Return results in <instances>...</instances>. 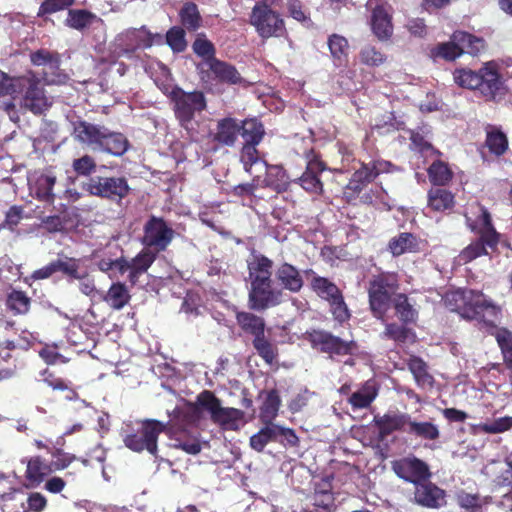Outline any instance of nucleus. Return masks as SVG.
<instances>
[{"mask_svg": "<svg viewBox=\"0 0 512 512\" xmlns=\"http://www.w3.org/2000/svg\"><path fill=\"white\" fill-rule=\"evenodd\" d=\"M485 145L489 152L497 157L504 155L509 148L506 134L500 128L491 125L486 130Z\"/></svg>", "mask_w": 512, "mask_h": 512, "instance_id": "obj_42", "label": "nucleus"}, {"mask_svg": "<svg viewBox=\"0 0 512 512\" xmlns=\"http://www.w3.org/2000/svg\"><path fill=\"white\" fill-rule=\"evenodd\" d=\"M391 304H393L396 315L403 324H412L417 321L418 312L405 293L396 294Z\"/></svg>", "mask_w": 512, "mask_h": 512, "instance_id": "obj_45", "label": "nucleus"}, {"mask_svg": "<svg viewBox=\"0 0 512 512\" xmlns=\"http://www.w3.org/2000/svg\"><path fill=\"white\" fill-rule=\"evenodd\" d=\"M236 323L240 329L247 335L253 338L265 332L266 322L261 316L252 312L237 311L235 315Z\"/></svg>", "mask_w": 512, "mask_h": 512, "instance_id": "obj_32", "label": "nucleus"}, {"mask_svg": "<svg viewBox=\"0 0 512 512\" xmlns=\"http://www.w3.org/2000/svg\"><path fill=\"white\" fill-rule=\"evenodd\" d=\"M512 428V416H504L493 420L490 423H481L478 429L486 434L504 433Z\"/></svg>", "mask_w": 512, "mask_h": 512, "instance_id": "obj_61", "label": "nucleus"}, {"mask_svg": "<svg viewBox=\"0 0 512 512\" xmlns=\"http://www.w3.org/2000/svg\"><path fill=\"white\" fill-rule=\"evenodd\" d=\"M185 30L180 26L171 27L166 33V43L174 53L184 52L187 48Z\"/></svg>", "mask_w": 512, "mask_h": 512, "instance_id": "obj_55", "label": "nucleus"}, {"mask_svg": "<svg viewBox=\"0 0 512 512\" xmlns=\"http://www.w3.org/2000/svg\"><path fill=\"white\" fill-rule=\"evenodd\" d=\"M454 195L443 188H431L428 192V207L436 212H445L454 207Z\"/></svg>", "mask_w": 512, "mask_h": 512, "instance_id": "obj_44", "label": "nucleus"}, {"mask_svg": "<svg viewBox=\"0 0 512 512\" xmlns=\"http://www.w3.org/2000/svg\"><path fill=\"white\" fill-rule=\"evenodd\" d=\"M371 28L379 40H387L393 34L392 16L385 6L377 5L371 15Z\"/></svg>", "mask_w": 512, "mask_h": 512, "instance_id": "obj_26", "label": "nucleus"}, {"mask_svg": "<svg viewBox=\"0 0 512 512\" xmlns=\"http://www.w3.org/2000/svg\"><path fill=\"white\" fill-rule=\"evenodd\" d=\"M406 365L419 388L425 390L433 389L435 384L434 376L429 372L427 363L421 357L411 355L407 359Z\"/></svg>", "mask_w": 512, "mask_h": 512, "instance_id": "obj_25", "label": "nucleus"}, {"mask_svg": "<svg viewBox=\"0 0 512 512\" xmlns=\"http://www.w3.org/2000/svg\"><path fill=\"white\" fill-rule=\"evenodd\" d=\"M17 93L22 94V107L35 115L43 114L52 105L42 81L32 72L18 77Z\"/></svg>", "mask_w": 512, "mask_h": 512, "instance_id": "obj_10", "label": "nucleus"}, {"mask_svg": "<svg viewBox=\"0 0 512 512\" xmlns=\"http://www.w3.org/2000/svg\"><path fill=\"white\" fill-rule=\"evenodd\" d=\"M102 300L113 310H121L131 300V294L127 286L122 282L111 284L106 293L102 294Z\"/></svg>", "mask_w": 512, "mask_h": 512, "instance_id": "obj_33", "label": "nucleus"}, {"mask_svg": "<svg viewBox=\"0 0 512 512\" xmlns=\"http://www.w3.org/2000/svg\"><path fill=\"white\" fill-rule=\"evenodd\" d=\"M452 74L457 86L477 91L488 101L495 100L503 87L498 65L494 61L484 63L478 70L468 67L456 68Z\"/></svg>", "mask_w": 512, "mask_h": 512, "instance_id": "obj_2", "label": "nucleus"}, {"mask_svg": "<svg viewBox=\"0 0 512 512\" xmlns=\"http://www.w3.org/2000/svg\"><path fill=\"white\" fill-rule=\"evenodd\" d=\"M129 148V141L125 135L106 130L99 150L113 156H122Z\"/></svg>", "mask_w": 512, "mask_h": 512, "instance_id": "obj_38", "label": "nucleus"}, {"mask_svg": "<svg viewBox=\"0 0 512 512\" xmlns=\"http://www.w3.org/2000/svg\"><path fill=\"white\" fill-rule=\"evenodd\" d=\"M414 502L429 509H439L446 505V492L429 480L416 484Z\"/></svg>", "mask_w": 512, "mask_h": 512, "instance_id": "obj_18", "label": "nucleus"}, {"mask_svg": "<svg viewBox=\"0 0 512 512\" xmlns=\"http://www.w3.org/2000/svg\"><path fill=\"white\" fill-rule=\"evenodd\" d=\"M304 157L306 159L305 171L294 182L299 184L307 193L322 195L324 184L320 175L327 169V165L313 148L305 151Z\"/></svg>", "mask_w": 512, "mask_h": 512, "instance_id": "obj_13", "label": "nucleus"}, {"mask_svg": "<svg viewBox=\"0 0 512 512\" xmlns=\"http://www.w3.org/2000/svg\"><path fill=\"white\" fill-rule=\"evenodd\" d=\"M137 428L127 433L123 442L133 452L147 451L156 456L159 435L166 430V424L156 419H143L136 422Z\"/></svg>", "mask_w": 512, "mask_h": 512, "instance_id": "obj_6", "label": "nucleus"}, {"mask_svg": "<svg viewBox=\"0 0 512 512\" xmlns=\"http://www.w3.org/2000/svg\"><path fill=\"white\" fill-rule=\"evenodd\" d=\"M283 292L274 286V281L250 284L248 306L254 311H264L282 302Z\"/></svg>", "mask_w": 512, "mask_h": 512, "instance_id": "obj_15", "label": "nucleus"}, {"mask_svg": "<svg viewBox=\"0 0 512 512\" xmlns=\"http://www.w3.org/2000/svg\"><path fill=\"white\" fill-rule=\"evenodd\" d=\"M250 284L272 281L273 261L263 254H255L248 261Z\"/></svg>", "mask_w": 512, "mask_h": 512, "instance_id": "obj_24", "label": "nucleus"}, {"mask_svg": "<svg viewBox=\"0 0 512 512\" xmlns=\"http://www.w3.org/2000/svg\"><path fill=\"white\" fill-rule=\"evenodd\" d=\"M327 303L329 304V311L337 323L343 324L350 320L352 316L351 311L345 302L342 291H339L333 298L327 301Z\"/></svg>", "mask_w": 512, "mask_h": 512, "instance_id": "obj_53", "label": "nucleus"}, {"mask_svg": "<svg viewBox=\"0 0 512 512\" xmlns=\"http://www.w3.org/2000/svg\"><path fill=\"white\" fill-rule=\"evenodd\" d=\"M394 167L391 162L383 159L372 160L369 163L361 162L343 189V199L348 204H356L360 194L370 183L380 174L391 172Z\"/></svg>", "mask_w": 512, "mask_h": 512, "instance_id": "obj_5", "label": "nucleus"}, {"mask_svg": "<svg viewBox=\"0 0 512 512\" xmlns=\"http://www.w3.org/2000/svg\"><path fill=\"white\" fill-rule=\"evenodd\" d=\"M327 45L333 64L336 67H345L349 59V42L348 40L337 33L328 36Z\"/></svg>", "mask_w": 512, "mask_h": 512, "instance_id": "obj_31", "label": "nucleus"}, {"mask_svg": "<svg viewBox=\"0 0 512 512\" xmlns=\"http://www.w3.org/2000/svg\"><path fill=\"white\" fill-rule=\"evenodd\" d=\"M409 419L408 413H385L382 416H374L373 422L378 429L379 439L384 440L396 431L406 433Z\"/></svg>", "mask_w": 512, "mask_h": 512, "instance_id": "obj_20", "label": "nucleus"}, {"mask_svg": "<svg viewBox=\"0 0 512 512\" xmlns=\"http://www.w3.org/2000/svg\"><path fill=\"white\" fill-rule=\"evenodd\" d=\"M443 303L448 310L465 320L475 321L479 329L494 335L504 364L512 369V332L497 326L501 316L500 306L487 299L481 291L468 288L447 291Z\"/></svg>", "mask_w": 512, "mask_h": 512, "instance_id": "obj_1", "label": "nucleus"}, {"mask_svg": "<svg viewBox=\"0 0 512 512\" xmlns=\"http://www.w3.org/2000/svg\"><path fill=\"white\" fill-rule=\"evenodd\" d=\"M57 272H62L70 280L82 279L80 273V260L73 257H65V259L55 260Z\"/></svg>", "mask_w": 512, "mask_h": 512, "instance_id": "obj_56", "label": "nucleus"}, {"mask_svg": "<svg viewBox=\"0 0 512 512\" xmlns=\"http://www.w3.org/2000/svg\"><path fill=\"white\" fill-rule=\"evenodd\" d=\"M193 52L209 66L213 62L216 55V48L214 44L207 38L205 33H198L194 42L192 43Z\"/></svg>", "mask_w": 512, "mask_h": 512, "instance_id": "obj_51", "label": "nucleus"}, {"mask_svg": "<svg viewBox=\"0 0 512 512\" xmlns=\"http://www.w3.org/2000/svg\"><path fill=\"white\" fill-rule=\"evenodd\" d=\"M429 56L434 61L438 59L447 62H453L462 56V50L458 47V42L454 40V32L451 34L449 41L441 42L429 49Z\"/></svg>", "mask_w": 512, "mask_h": 512, "instance_id": "obj_40", "label": "nucleus"}, {"mask_svg": "<svg viewBox=\"0 0 512 512\" xmlns=\"http://www.w3.org/2000/svg\"><path fill=\"white\" fill-rule=\"evenodd\" d=\"M454 40L458 42L462 55L469 54L470 56L477 57L487 48L484 38L463 30L454 31Z\"/></svg>", "mask_w": 512, "mask_h": 512, "instance_id": "obj_28", "label": "nucleus"}, {"mask_svg": "<svg viewBox=\"0 0 512 512\" xmlns=\"http://www.w3.org/2000/svg\"><path fill=\"white\" fill-rule=\"evenodd\" d=\"M250 24L262 39L279 38L286 34L285 22L281 15L264 2H258L252 8Z\"/></svg>", "mask_w": 512, "mask_h": 512, "instance_id": "obj_11", "label": "nucleus"}, {"mask_svg": "<svg viewBox=\"0 0 512 512\" xmlns=\"http://www.w3.org/2000/svg\"><path fill=\"white\" fill-rule=\"evenodd\" d=\"M477 238L459 253V261L463 264L472 262L482 256H491L498 250L500 242V233L493 231L492 233L476 234Z\"/></svg>", "mask_w": 512, "mask_h": 512, "instance_id": "obj_16", "label": "nucleus"}, {"mask_svg": "<svg viewBox=\"0 0 512 512\" xmlns=\"http://www.w3.org/2000/svg\"><path fill=\"white\" fill-rule=\"evenodd\" d=\"M96 167L95 159L88 154L72 161V169L77 176H90L96 171Z\"/></svg>", "mask_w": 512, "mask_h": 512, "instance_id": "obj_63", "label": "nucleus"}, {"mask_svg": "<svg viewBox=\"0 0 512 512\" xmlns=\"http://www.w3.org/2000/svg\"><path fill=\"white\" fill-rule=\"evenodd\" d=\"M52 460L50 465L52 471H61L69 467L74 461L78 460L76 455L65 452L62 448L52 447L50 451Z\"/></svg>", "mask_w": 512, "mask_h": 512, "instance_id": "obj_57", "label": "nucleus"}, {"mask_svg": "<svg viewBox=\"0 0 512 512\" xmlns=\"http://www.w3.org/2000/svg\"><path fill=\"white\" fill-rule=\"evenodd\" d=\"M281 406V399L276 389L267 392L266 397L260 407L259 419L261 423H270L278 416Z\"/></svg>", "mask_w": 512, "mask_h": 512, "instance_id": "obj_47", "label": "nucleus"}, {"mask_svg": "<svg viewBox=\"0 0 512 512\" xmlns=\"http://www.w3.org/2000/svg\"><path fill=\"white\" fill-rule=\"evenodd\" d=\"M106 130L107 128L105 127H100L86 121H80L75 126L77 139L82 143L92 146L94 149H99Z\"/></svg>", "mask_w": 512, "mask_h": 512, "instance_id": "obj_29", "label": "nucleus"}, {"mask_svg": "<svg viewBox=\"0 0 512 512\" xmlns=\"http://www.w3.org/2000/svg\"><path fill=\"white\" fill-rule=\"evenodd\" d=\"M290 182L286 170L282 166H268L266 176L263 180V186L271 188L277 193L286 192Z\"/></svg>", "mask_w": 512, "mask_h": 512, "instance_id": "obj_41", "label": "nucleus"}, {"mask_svg": "<svg viewBox=\"0 0 512 512\" xmlns=\"http://www.w3.org/2000/svg\"><path fill=\"white\" fill-rule=\"evenodd\" d=\"M377 394L378 391L373 385H365L361 390L352 393L349 403L356 409L367 408L377 397Z\"/></svg>", "mask_w": 512, "mask_h": 512, "instance_id": "obj_54", "label": "nucleus"}, {"mask_svg": "<svg viewBox=\"0 0 512 512\" xmlns=\"http://www.w3.org/2000/svg\"><path fill=\"white\" fill-rule=\"evenodd\" d=\"M456 502L460 508L467 512H480L483 506L492 503V497L461 491L456 495Z\"/></svg>", "mask_w": 512, "mask_h": 512, "instance_id": "obj_48", "label": "nucleus"}, {"mask_svg": "<svg viewBox=\"0 0 512 512\" xmlns=\"http://www.w3.org/2000/svg\"><path fill=\"white\" fill-rule=\"evenodd\" d=\"M259 144L243 143L240 151V160L243 164L244 170L251 173L252 166L259 161V151L257 146Z\"/></svg>", "mask_w": 512, "mask_h": 512, "instance_id": "obj_64", "label": "nucleus"}, {"mask_svg": "<svg viewBox=\"0 0 512 512\" xmlns=\"http://www.w3.org/2000/svg\"><path fill=\"white\" fill-rule=\"evenodd\" d=\"M239 121L233 117L219 119L215 132L211 134L212 141L220 147L235 146L240 132Z\"/></svg>", "mask_w": 512, "mask_h": 512, "instance_id": "obj_21", "label": "nucleus"}, {"mask_svg": "<svg viewBox=\"0 0 512 512\" xmlns=\"http://www.w3.org/2000/svg\"><path fill=\"white\" fill-rule=\"evenodd\" d=\"M304 273L312 277L310 282L312 291L326 302L341 291L334 282L326 277L317 275L312 269H307Z\"/></svg>", "mask_w": 512, "mask_h": 512, "instance_id": "obj_37", "label": "nucleus"}, {"mask_svg": "<svg viewBox=\"0 0 512 512\" xmlns=\"http://www.w3.org/2000/svg\"><path fill=\"white\" fill-rule=\"evenodd\" d=\"M190 406L194 410L202 409L209 412L211 420L225 430L237 431L244 423L245 413L242 410L222 407L220 399L210 390L199 393L196 402Z\"/></svg>", "mask_w": 512, "mask_h": 512, "instance_id": "obj_4", "label": "nucleus"}, {"mask_svg": "<svg viewBox=\"0 0 512 512\" xmlns=\"http://www.w3.org/2000/svg\"><path fill=\"white\" fill-rule=\"evenodd\" d=\"M468 229L474 234L492 233L496 231L492 217L485 206L479 202L469 204L464 213Z\"/></svg>", "mask_w": 512, "mask_h": 512, "instance_id": "obj_19", "label": "nucleus"}, {"mask_svg": "<svg viewBox=\"0 0 512 512\" xmlns=\"http://www.w3.org/2000/svg\"><path fill=\"white\" fill-rule=\"evenodd\" d=\"M262 424L264 427L250 437V446L257 452H262L269 442L278 441V424H275L273 421Z\"/></svg>", "mask_w": 512, "mask_h": 512, "instance_id": "obj_46", "label": "nucleus"}, {"mask_svg": "<svg viewBox=\"0 0 512 512\" xmlns=\"http://www.w3.org/2000/svg\"><path fill=\"white\" fill-rule=\"evenodd\" d=\"M411 149L421 154H435L441 155V152L434 148L433 145L426 139V136L420 131H411L410 134Z\"/></svg>", "mask_w": 512, "mask_h": 512, "instance_id": "obj_60", "label": "nucleus"}, {"mask_svg": "<svg viewBox=\"0 0 512 512\" xmlns=\"http://www.w3.org/2000/svg\"><path fill=\"white\" fill-rule=\"evenodd\" d=\"M360 62L369 67H379L386 61V55L372 45L364 46L359 52Z\"/></svg>", "mask_w": 512, "mask_h": 512, "instance_id": "obj_58", "label": "nucleus"}, {"mask_svg": "<svg viewBox=\"0 0 512 512\" xmlns=\"http://www.w3.org/2000/svg\"><path fill=\"white\" fill-rule=\"evenodd\" d=\"M276 278L286 289L292 293H298L303 287V278L300 271L290 263H282L276 270Z\"/></svg>", "mask_w": 512, "mask_h": 512, "instance_id": "obj_27", "label": "nucleus"}, {"mask_svg": "<svg viewBox=\"0 0 512 512\" xmlns=\"http://www.w3.org/2000/svg\"><path fill=\"white\" fill-rule=\"evenodd\" d=\"M181 27L188 32H196L203 23L198 6L194 2H185L179 11Z\"/></svg>", "mask_w": 512, "mask_h": 512, "instance_id": "obj_43", "label": "nucleus"}, {"mask_svg": "<svg viewBox=\"0 0 512 512\" xmlns=\"http://www.w3.org/2000/svg\"><path fill=\"white\" fill-rule=\"evenodd\" d=\"M56 182L57 177L52 170L45 169L41 172H36L30 182L32 196L46 205H54L56 199L54 186Z\"/></svg>", "mask_w": 512, "mask_h": 512, "instance_id": "obj_17", "label": "nucleus"}, {"mask_svg": "<svg viewBox=\"0 0 512 512\" xmlns=\"http://www.w3.org/2000/svg\"><path fill=\"white\" fill-rule=\"evenodd\" d=\"M170 104L179 126L186 131L192 129L195 116L207 109V99L201 90L187 92L180 88Z\"/></svg>", "mask_w": 512, "mask_h": 512, "instance_id": "obj_7", "label": "nucleus"}, {"mask_svg": "<svg viewBox=\"0 0 512 512\" xmlns=\"http://www.w3.org/2000/svg\"><path fill=\"white\" fill-rule=\"evenodd\" d=\"M427 172L430 182L437 186H444L453 178V171L449 165L442 160L434 161Z\"/></svg>", "mask_w": 512, "mask_h": 512, "instance_id": "obj_50", "label": "nucleus"}, {"mask_svg": "<svg viewBox=\"0 0 512 512\" xmlns=\"http://www.w3.org/2000/svg\"><path fill=\"white\" fill-rule=\"evenodd\" d=\"M312 505L316 511L318 509L331 511L334 507V496L332 493V484L328 480H323L315 486L314 492L309 496Z\"/></svg>", "mask_w": 512, "mask_h": 512, "instance_id": "obj_36", "label": "nucleus"}, {"mask_svg": "<svg viewBox=\"0 0 512 512\" xmlns=\"http://www.w3.org/2000/svg\"><path fill=\"white\" fill-rule=\"evenodd\" d=\"M387 251L393 257L408 253H419L421 251V240L411 232H401L388 241Z\"/></svg>", "mask_w": 512, "mask_h": 512, "instance_id": "obj_23", "label": "nucleus"}, {"mask_svg": "<svg viewBox=\"0 0 512 512\" xmlns=\"http://www.w3.org/2000/svg\"><path fill=\"white\" fill-rule=\"evenodd\" d=\"M82 189L91 196L120 203L131 191L128 180L123 176H94L82 183Z\"/></svg>", "mask_w": 512, "mask_h": 512, "instance_id": "obj_9", "label": "nucleus"}, {"mask_svg": "<svg viewBox=\"0 0 512 512\" xmlns=\"http://www.w3.org/2000/svg\"><path fill=\"white\" fill-rule=\"evenodd\" d=\"M399 288V275L396 272H380L371 278L368 300L371 313L376 319H385Z\"/></svg>", "mask_w": 512, "mask_h": 512, "instance_id": "obj_3", "label": "nucleus"}, {"mask_svg": "<svg viewBox=\"0 0 512 512\" xmlns=\"http://www.w3.org/2000/svg\"><path fill=\"white\" fill-rule=\"evenodd\" d=\"M26 464L25 479L31 486L40 485L53 473L50 462L40 455L31 456L21 461Z\"/></svg>", "mask_w": 512, "mask_h": 512, "instance_id": "obj_22", "label": "nucleus"}, {"mask_svg": "<svg viewBox=\"0 0 512 512\" xmlns=\"http://www.w3.org/2000/svg\"><path fill=\"white\" fill-rule=\"evenodd\" d=\"M155 251L145 248L142 249L134 258L131 260V268L134 270L145 273L157 258Z\"/></svg>", "mask_w": 512, "mask_h": 512, "instance_id": "obj_59", "label": "nucleus"}, {"mask_svg": "<svg viewBox=\"0 0 512 512\" xmlns=\"http://www.w3.org/2000/svg\"><path fill=\"white\" fill-rule=\"evenodd\" d=\"M76 0H43L40 4L37 17H45L71 7Z\"/></svg>", "mask_w": 512, "mask_h": 512, "instance_id": "obj_62", "label": "nucleus"}, {"mask_svg": "<svg viewBox=\"0 0 512 512\" xmlns=\"http://www.w3.org/2000/svg\"><path fill=\"white\" fill-rule=\"evenodd\" d=\"M252 346L257 355L268 365L278 359V346L275 341L265 335V332L252 339Z\"/></svg>", "mask_w": 512, "mask_h": 512, "instance_id": "obj_39", "label": "nucleus"}, {"mask_svg": "<svg viewBox=\"0 0 512 512\" xmlns=\"http://www.w3.org/2000/svg\"><path fill=\"white\" fill-rule=\"evenodd\" d=\"M95 18L96 15L86 9H70L65 20V25L72 29L82 31L89 27Z\"/></svg>", "mask_w": 512, "mask_h": 512, "instance_id": "obj_52", "label": "nucleus"}, {"mask_svg": "<svg viewBox=\"0 0 512 512\" xmlns=\"http://www.w3.org/2000/svg\"><path fill=\"white\" fill-rule=\"evenodd\" d=\"M305 339L311 347L320 353L335 357L351 356L358 350L354 340H346L324 329H312L305 333Z\"/></svg>", "mask_w": 512, "mask_h": 512, "instance_id": "obj_8", "label": "nucleus"}, {"mask_svg": "<svg viewBox=\"0 0 512 512\" xmlns=\"http://www.w3.org/2000/svg\"><path fill=\"white\" fill-rule=\"evenodd\" d=\"M239 130L243 143L260 144L265 136L264 125L257 118L240 120Z\"/></svg>", "mask_w": 512, "mask_h": 512, "instance_id": "obj_35", "label": "nucleus"}, {"mask_svg": "<svg viewBox=\"0 0 512 512\" xmlns=\"http://www.w3.org/2000/svg\"><path fill=\"white\" fill-rule=\"evenodd\" d=\"M5 304L13 315H25L30 310L31 298L26 292L14 289L7 295Z\"/></svg>", "mask_w": 512, "mask_h": 512, "instance_id": "obj_49", "label": "nucleus"}, {"mask_svg": "<svg viewBox=\"0 0 512 512\" xmlns=\"http://www.w3.org/2000/svg\"><path fill=\"white\" fill-rule=\"evenodd\" d=\"M210 71L213 73L215 79L221 83L236 85L241 84L243 79L236 69V67L228 62L220 59H214L209 65Z\"/></svg>", "mask_w": 512, "mask_h": 512, "instance_id": "obj_34", "label": "nucleus"}, {"mask_svg": "<svg viewBox=\"0 0 512 512\" xmlns=\"http://www.w3.org/2000/svg\"><path fill=\"white\" fill-rule=\"evenodd\" d=\"M391 467L400 479L414 486L432 476L429 465L414 455L392 461Z\"/></svg>", "mask_w": 512, "mask_h": 512, "instance_id": "obj_14", "label": "nucleus"}, {"mask_svg": "<svg viewBox=\"0 0 512 512\" xmlns=\"http://www.w3.org/2000/svg\"><path fill=\"white\" fill-rule=\"evenodd\" d=\"M406 434L414 439L436 441L440 437V430L431 421H417L410 416Z\"/></svg>", "mask_w": 512, "mask_h": 512, "instance_id": "obj_30", "label": "nucleus"}, {"mask_svg": "<svg viewBox=\"0 0 512 512\" xmlns=\"http://www.w3.org/2000/svg\"><path fill=\"white\" fill-rule=\"evenodd\" d=\"M175 238L174 229L163 217L151 215L143 226L141 243L156 253L167 250Z\"/></svg>", "mask_w": 512, "mask_h": 512, "instance_id": "obj_12", "label": "nucleus"}]
</instances>
